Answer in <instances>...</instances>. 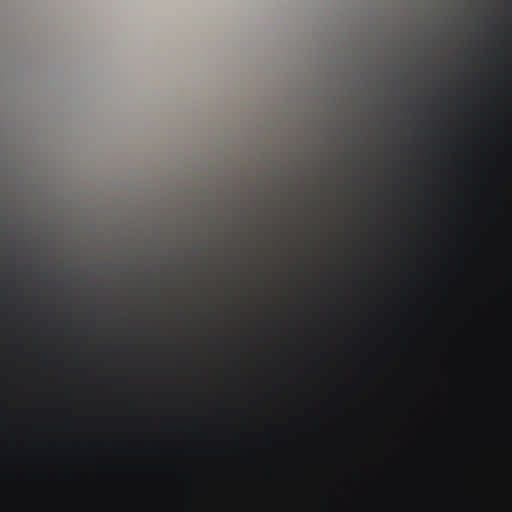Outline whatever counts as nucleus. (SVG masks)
<instances>
[{"mask_svg": "<svg viewBox=\"0 0 512 512\" xmlns=\"http://www.w3.org/2000/svg\"><path fill=\"white\" fill-rule=\"evenodd\" d=\"M441 59V433H448V55Z\"/></svg>", "mask_w": 512, "mask_h": 512, "instance_id": "f257e3e1", "label": "nucleus"}, {"mask_svg": "<svg viewBox=\"0 0 512 512\" xmlns=\"http://www.w3.org/2000/svg\"><path fill=\"white\" fill-rule=\"evenodd\" d=\"M453 284H450V512L454 502V468H453Z\"/></svg>", "mask_w": 512, "mask_h": 512, "instance_id": "f03ea898", "label": "nucleus"}]
</instances>
